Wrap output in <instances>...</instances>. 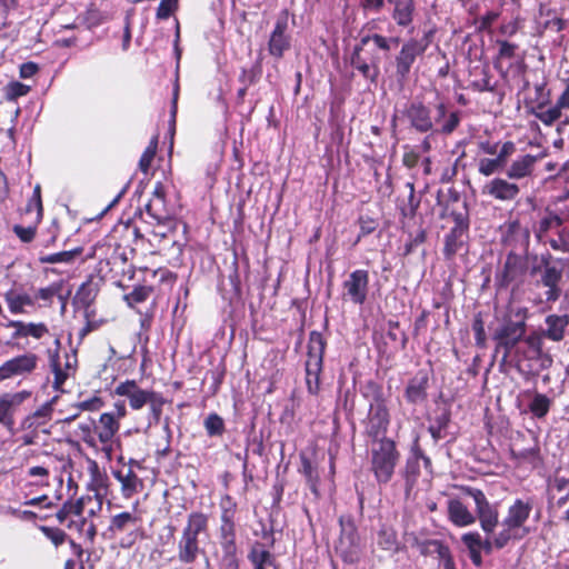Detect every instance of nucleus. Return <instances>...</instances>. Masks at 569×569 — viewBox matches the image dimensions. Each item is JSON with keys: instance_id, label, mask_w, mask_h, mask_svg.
<instances>
[{"instance_id": "obj_1", "label": "nucleus", "mask_w": 569, "mask_h": 569, "mask_svg": "<svg viewBox=\"0 0 569 569\" xmlns=\"http://www.w3.org/2000/svg\"><path fill=\"white\" fill-rule=\"evenodd\" d=\"M208 532V517L202 512H191L177 543V558L186 566L193 565L206 555L200 536Z\"/></svg>"}, {"instance_id": "obj_2", "label": "nucleus", "mask_w": 569, "mask_h": 569, "mask_svg": "<svg viewBox=\"0 0 569 569\" xmlns=\"http://www.w3.org/2000/svg\"><path fill=\"white\" fill-rule=\"evenodd\" d=\"M365 396L369 400V410L365 422L366 435L376 442L380 438L386 437L390 425L387 397L382 388L373 381L368 382Z\"/></svg>"}, {"instance_id": "obj_3", "label": "nucleus", "mask_w": 569, "mask_h": 569, "mask_svg": "<svg viewBox=\"0 0 569 569\" xmlns=\"http://www.w3.org/2000/svg\"><path fill=\"white\" fill-rule=\"evenodd\" d=\"M533 503L530 498L527 500L516 499L509 506L507 515L501 522L502 529L496 535V549H502L510 540L522 539L529 533L525 523L529 519Z\"/></svg>"}, {"instance_id": "obj_4", "label": "nucleus", "mask_w": 569, "mask_h": 569, "mask_svg": "<svg viewBox=\"0 0 569 569\" xmlns=\"http://www.w3.org/2000/svg\"><path fill=\"white\" fill-rule=\"evenodd\" d=\"M116 395L128 398L129 405L133 410H139L143 406H149L148 427L159 423L162 408L166 402L161 393L152 390L141 389L134 380H127L119 383L114 389Z\"/></svg>"}, {"instance_id": "obj_5", "label": "nucleus", "mask_w": 569, "mask_h": 569, "mask_svg": "<svg viewBox=\"0 0 569 569\" xmlns=\"http://www.w3.org/2000/svg\"><path fill=\"white\" fill-rule=\"evenodd\" d=\"M527 309L510 307L503 318V322L493 333V340L497 342L496 352L503 350L502 360L506 361L511 355L512 349L523 338L526 333Z\"/></svg>"}, {"instance_id": "obj_6", "label": "nucleus", "mask_w": 569, "mask_h": 569, "mask_svg": "<svg viewBox=\"0 0 569 569\" xmlns=\"http://www.w3.org/2000/svg\"><path fill=\"white\" fill-rule=\"evenodd\" d=\"M400 459L396 442L387 437L373 442L370 449V470L378 485H387L393 477Z\"/></svg>"}, {"instance_id": "obj_7", "label": "nucleus", "mask_w": 569, "mask_h": 569, "mask_svg": "<svg viewBox=\"0 0 569 569\" xmlns=\"http://www.w3.org/2000/svg\"><path fill=\"white\" fill-rule=\"evenodd\" d=\"M47 335H49V329L43 322H24L19 320L0 322V343L8 347L18 346L17 341L22 338L32 337L40 340Z\"/></svg>"}, {"instance_id": "obj_8", "label": "nucleus", "mask_w": 569, "mask_h": 569, "mask_svg": "<svg viewBox=\"0 0 569 569\" xmlns=\"http://www.w3.org/2000/svg\"><path fill=\"white\" fill-rule=\"evenodd\" d=\"M326 348L321 333L312 331L308 341V359L306 361V383L308 391L317 395L320 388V372Z\"/></svg>"}, {"instance_id": "obj_9", "label": "nucleus", "mask_w": 569, "mask_h": 569, "mask_svg": "<svg viewBox=\"0 0 569 569\" xmlns=\"http://www.w3.org/2000/svg\"><path fill=\"white\" fill-rule=\"evenodd\" d=\"M340 537L336 551L347 563H356L360 559L361 548L357 527L351 516H340Z\"/></svg>"}, {"instance_id": "obj_10", "label": "nucleus", "mask_w": 569, "mask_h": 569, "mask_svg": "<svg viewBox=\"0 0 569 569\" xmlns=\"http://www.w3.org/2000/svg\"><path fill=\"white\" fill-rule=\"evenodd\" d=\"M565 270V263L560 260H552L550 254L542 257V267H539L541 273L538 286H543L547 290L541 296V301L555 302L561 295L560 281Z\"/></svg>"}, {"instance_id": "obj_11", "label": "nucleus", "mask_w": 569, "mask_h": 569, "mask_svg": "<svg viewBox=\"0 0 569 569\" xmlns=\"http://www.w3.org/2000/svg\"><path fill=\"white\" fill-rule=\"evenodd\" d=\"M461 492L473 500L476 520H479L481 529L488 535L492 533L499 523L497 505L491 503L483 491L478 488L461 487Z\"/></svg>"}, {"instance_id": "obj_12", "label": "nucleus", "mask_w": 569, "mask_h": 569, "mask_svg": "<svg viewBox=\"0 0 569 569\" xmlns=\"http://www.w3.org/2000/svg\"><path fill=\"white\" fill-rule=\"evenodd\" d=\"M39 360V356L30 351L6 360L0 366V382L31 376L38 369Z\"/></svg>"}, {"instance_id": "obj_13", "label": "nucleus", "mask_w": 569, "mask_h": 569, "mask_svg": "<svg viewBox=\"0 0 569 569\" xmlns=\"http://www.w3.org/2000/svg\"><path fill=\"white\" fill-rule=\"evenodd\" d=\"M426 48L427 44L416 39H409L401 46L400 51L395 57L396 76L399 80L408 78L417 57L422 56Z\"/></svg>"}, {"instance_id": "obj_14", "label": "nucleus", "mask_w": 569, "mask_h": 569, "mask_svg": "<svg viewBox=\"0 0 569 569\" xmlns=\"http://www.w3.org/2000/svg\"><path fill=\"white\" fill-rule=\"evenodd\" d=\"M368 46V39H360L359 42L355 46L353 51L350 57L351 66L357 69L365 79L369 80L372 83H376L378 77L380 74L379 70V58L372 56L371 58H366L363 56V50Z\"/></svg>"}, {"instance_id": "obj_15", "label": "nucleus", "mask_w": 569, "mask_h": 569, "mask_svg": "<svg viewBox=\"0 0 569 569\" xmlns=\"http://www.w3.org/2000/svg\"><path fill=\"white\" fill-rule=\"evenodd\" d=\"M287 29L288 11L282 10L277 18L274 29L268 42L269 53L277 59L282 58L284 52L290 49L291 38L286 33Z\"/></svg>"}, {"instance_id": "obj_16", "label": "nucleus", "mask_w": 569, "mask_h": 569, "mask_svg": "<svg viewBox=\"0 0 569 569\" xmlns=\"http://www.w3.org/2000/svg\"><path fill=\"white\" fill-rule=\"evenodd\" d=\"M232 264L234 266V271L229 274L228 281L222 282L221 284V295L222 298L230 303L239 300L241 298V283L239 279V263L240 261L243 263L244 269H248V260L246 257V251H232Z\"/></svg>"}, {"instance_id": "obj_17", "label": "nucleus", "mask_w": 569, "mask_h": 569, "mask_svg": "<svg viewBox=\"0 0 569 569\" xmlns=\"http://www.w3.org/2000/svg\"><path fill=\"white\" fill-rule=\"evenodd\" d=\"M31 392L27 390L18 391V392H7L0 396V425H2L8 430H13L14 427V412L18 407L28 398H30Z\"/></svg>"}, {"instance_id": "obj_18", "label": "nucleus", "mask_w": 569, "mask_h": 569, "mask_svg": "<svg viewBox=\"0 0 569 569\" xmlns=\"http://www.w3.org/2000/svg\"><path fill=\"white\" fill-rule=\"evenodd\" d=\"M410 126L420 133L433 132V117L431 110L421 101H412L405 110Z\"/></svg>"}, {"instance_id": "obj_19", "label": "nucleus", "mask_w": 569, "mask_h": 569, "mask_svg": "<svg viewBox=\"0 0 569 569\" xmlns=\"http://www.w3.org/2000/svg\"><path fill=\"white\" fill-rule=\"evenodd\" d=\"M146 212L157 223H164L172 218V211L167 206L164 187L157 182L152 192V198L146 204Z\"/></svg>"}, {"instance_id": "obj_20", "label": "nucleus", "mask_w": 569, "mask_h": 569, "mask_svg": "<svg viewBox=\"0 0 569 569\" xmlns=\"http://www.w3.org/2000/svg\"><path fill=\"white\" fill-rule=\"evenodd\" d=\"M369 276L366 270H355L343 282L346 296L355 305H362L367 299Z\"/></svg>"}, {"instance_id": "obj_21", "label": "nucleus", "mask_w": 569, "mask_h": 569, "mask_svg": "<svg viewBox=\"0 0 569 569\" xmlns=\"http://www.w3.org/2000/svg\"><path fill=\"white\" fill-rule=\"evenodd\" d=\"M120 422L113 412H104L100 416L99 421L96 422V432L98 441L102 445V450L108 455L112 451V440L119 431Z\"/></svg>"}, {"instance_id": "obj_22", "label": "nucleus", "mask_w": 569, "mask_h": 569, "mask_svg": "<svg viewBox=\"0 0 569 569\" xmlns=\"http://www.w3.org/2000/svg\"><path fill=\"white\" fill-rule=\"evenodd\" d=\"M436 116L433 117V133L450 134L460 123V112H448L446 103L436 104Z\"/></svg>"}, {"instance_id": "obj_23", "label": "nucleus", "mask_w": 569, "mask_h": 569, "mask_svg": "<svg viewBox=\"0 0 569 569\" xmlns=\"http://www.w3.org/2000/svg\"><path fill=\"white\" fill-rule=\"evenodd\" d=\"M519 186L502 178H495L483 187V193L501 201H510L518 197Z\"/></svg>"}, {"instance_id": "obj_24", "label": "nucleus", "mask_w": 569, "mask_h": 569, "mask_svg": "<svg viewBox=\"0 0 569 569\" xmlns=\"http://www.w3.org/2000/svg\"><path fill=\"white\" fill-rule=\"evenodd\" d=\"M113 477L121 485V495L129 499L143 488V481L137 476L131 468L123 466L121 469L112 470Z\"/></svg>"}, {"instance_id": "obj_25", "label": "nucleus", "mask_w": 569, "mask_h": 569, "mask_svg": "<svg viewBox=\"0 0 569 569\" xmlns=\"http://www.w3.org/2000/svg\"><path fill=\"white\" fill-rule=\"evenodd\" d=\"M447 505L448 518L455 526L468 527L476 522L475 513L460 499L451 498Z\"/></svg>"}, {"instance_id": "obj_26", "label": "nucleus", "mask_w": 569, "mask_h": 569, "mask_svg": "<svg viewBox=\"0 0 569 569\" xmlns=\"http://www.w3.org/2000/svg\"><path fill=\"white\" fill-rule=\"evenodd\" d=\"M429 387V378L425 371H419L408 382L405 397L409 403H422L427 399V390Z\"/></svg>"}, {"instance_id": "obj_27", "label": "nucleus", "mask_w": 569, "mask_h": 569, "mask_svg": "<svg viewBox=\"0 0 569 569\" xmlns=\"http://www.w3.org/2000/svg\"><path fill=\"white\" fill-rule=\"evenodd\" d=\"M99 292L98 283L94 282L92 279H89L88 281L83 282L79 289L77 290L74 297H73V305L78 309L84 310V316L87 318L90 317L92 310L91 306L94 302Z\"/></svg>"}, {"instance_id": "obj_28", "label": "nucleus", "mask_w": 569, "mask_h": 569, "mask_svg": "<svg viewBox=\"0 0 569 569\" xmlns=\"http://www.w3.org/2000/svg\"><path fill=\"white\" fill-rule=\"evenodd\" d=\"M527 252L528 251L509 252L503 270V278L506 281L510 282L517 280L527 270Z\"/></svg>"}, {"instance_id": "obj_29", "label": "nucleus", "mask_w": 569, "mask_h": 569, "mask_svg": "<svg viewBox=\"0 0 569 569\" xmlns=\"http://www.w3.org/2000/svg\"><path fill=\"white\" fill-rule=\"evenodd\" d=\"M538 158L532 154H522L511 162L506 170V176L511 180L530 177L535 170Z\"/></svg>"}, {"instance_id": "obj_30", "label": "nucleus", "mask_w": 569, "mask_h": 569, "mask_svg": "<svg viewBox=\"0 0 569 569\" xmlns=\"http://www.w3.org/2000/svg\"><path fill=\"white\" fill-rule=\"evenodd\" d=\"M66 283L63 281L53 282L46 288H40L37 290L34 298L44 301L48 305H51L52 299L57 297L61 302V309L66 308L67 300L71 293L70 289H66Z\"/></svg>"}, {"instance_id": "obj_31", "label": "nucleus", "mask_w": 569, "mask_h": 569, "mask_svg": "<svg viewBox=\"0 0 569 569\" xmlns=\"http://www.w3.org/2000/svg\"><path fill=\"white\" fill-rule=\"evenodd\" d=\"M393 4L392 18L399 27H408L411 24L415 12L413 0H388Z\"/></svg>"}, {"instance_id": "obj_32", "label": "nucleus", "mask_w": 569, "mask_h": 569, "mask_svg": "<svg viewBox=\"0 0 569 569\" xmlns=\"http://www.w3.org/2000/svg\"><path fill=\"white\" fill-rule=\"evenodd\" d=\"M422 459L426 465H430V459L423 455L418 445L412 448V457L407 460L405 478L407 486L411 487L420 472L419 460Z\"/></svg>"}, {"instance_id": "obj_33", "label": "nucleus", "mask_w": 569, "mask_h": 569, "mask_svg": "<svg viewBox=\"0 0 569 569\" xmlns=\"http://www.w3.org/2000/svg\"><path fill=\"white\" fill-rule=\"evenodd\" d=\"M467 224L460 219L456 218V224L451 228L450 232L446 236L445 249H458L466 244L467 240Z\"/></svg>"}, {"instance_id": "obj_34", "label": "nucleus", "mask_w": 569, "mask_h": 569, "mask_svg": "<svg viewBox=\"0 0 569 569\" xmlns=\"http://www.w3.org/2000/svg\"><path fill=\"white\" fill-rule=\"evenodd\" d=\"M569 323L568 316L550 315L546 318V337L552 341H560L563 338L565 329Z\"/></svg>"}, {"instance_id": "obj_35", "label": "nucleus", "mask_w": 569, "mask_h": 569, "mask_svg": "<svg viewBox=\"0 0 569 569\" xmlns=\"http://www.w3.org/2000/svg\"><path fill=\"white\" fill-rule=\"evenodd\" d=\"M76 435L90 448L97 449L99 441L96 432V420L88 418L86 421H81L78 427Z\"/></svg>"}, {"instance_id": "obj_36", "label": "nucleus", "mask_w": 569, "mask_h": 569, "mask_svg": "<svg viewBox=\"0 0 569 569\" xmlns=\"http://www.w3.org/2000/svg\"><path fill=\"white\" fill-rule=\"evenodd\" d=\"M377 543L383 550H397L398 538L396 530L386 523L381 525L377 532Z\"/></svg>"}, {"instance_id": "obj_37", "label": "nucleus", "mask_w": 569, "mask_h": 569, "mask_svg": "<svg viewBox=\"0 0 569 569\" xmlns=\"http://www.w3.org/2000/svg\"><path fill=\"white\" fill-rule=\"evenodd\" d=\"M139 521V518L131 512L123 511L118 515H114L109 525V530L113 533H119L126 531L128 528L136 526Z\"/></svg>"}, {"instance_id": "obj_38", "label": "nucleus", "mask_w": 569, "mask_h": 569, "mask_svg": "<svg viewBox=\"0 0 569 569\" xmlns=\"http://www.w3.org/2000/svg\"><path fill=\"white\" fill-rule=\"evenodd\" d=\"M249 559L254 569H277L273 556L261 547L252 548Z\"/></svg>"}, {"instance_id": "obj_39", "label": "nucleus", "mask_w": 569, "mask_h": 569, "mask_svg": "<svg viewBox=\"0 0 569 569\" xmlns=\"http://www.w3.org/2000/svg\"><path fill=\"white\" fill-rule=\"evenodd\" d=\"M300 472L305 476L307 483L315 495H318L319 475L312 462L305 456L301 457Z\"/></svg>"}, {"instance_id": "obj_40", "label": "nucleus", "mask_w": 569, "mask_h": 569, "mask_svg": "<svg viewBox=\"0 0 569 569\" xmlns=\"http://www.w3.org/2000/svg\"><path fill=\"white\" fill-rule=\"evenodd\" d=\"M152 291L153 288L151 286H136L129 293L123 296V299L129 307L133 308L134 305L147 301Z\"/></svg>"}, {"instance_id": "obj_41", "label": "nucleus", "mask_w": 569, "mask_h": 569, "mask_svg": "<svg viewBox=\"0 0 569 569\" xmlns=\"http://www.w3.org/2000/svg\"><path fill=\"white\" fill-rule=\"evenodd\" d=\"M551 400L542 393H536L529 405L530 412L538 419L543 418L550 409Z\"/></svg>"}, {"instance_id": "obj_42", "label": "nucleus", "mask_w": 569, "mask_h": 569, "mask_svg": "<svg viewBox=\"0 0 569 569\" xmlns=\"http://www.w3.org/2000/svg\"><path fill=\"white\" fill-rule=\"evenodd\" d=\"M6 301L9 310L14 315L22 313L26 306L33 305L32 298L28 295L8 293Z\"/></svg>"}, {"instance_id": "obj_43", "label": "nucleus", "mask_w": 569, "mask_h": 569, "mask_svg": "<svg viewBox=\"0 0 569 569\" xmlns=\"http://www.w3.org/2000/svg\"><path fill=\"white\" fill-rule=\"evenodd\" d=\"M449 422L450 413L443 411L441 415L437 416L433 423L429 426L428 430L436 442L443 438V430L448 427Z\"/></svg>"}, {"instance_id": "obj_44", "label": "nucleus", "mask_w": 569, "mask_h": 569, "mask_svg": "<svg viewBox=\"0 0 569 569\" xmlns=\"http://www.w3.org/2000/svg\"><path fill=\"white\" fill-rule=\"evenodd\" d=\"M528 243V234L526 230L520 227H510L509 234L505 238L503 244L506 247H523Z\"/></svg>"}, {"instance_id": "obj_45", "label": "nucleus", "mask_w": 569, "mask_h": 569, "mask_svg": "<svg viewBox=\"0 0 569 569\" xmlns=\"http://www.w3.org/2000/svg\"><path fill=\"white\" fill-rule=\"evenodd\" d=\"M203 425H204L207 433L210 437L221 436L223 433V431H224L223 419L220 416H218L217 413H210L204 419V423Z\"/></svg>"}, {"instance_id": "obj_46", "label": "nucleus", "mask_w": 569, "mask_h": 569, "mask_svg": "<svg viewBox=\"0 0 569 569\" xmlns=\"http://www.w3.org/2000/svg\"><path fill=\"white\" fill-rule=\"evenodd\" d=\"M506 166L496 157V158H482L479 160V172L485 176L489 177L501 169H503Z\"/></svg>"}, {"instance_id": "obj_47", "label": "nucleus", "mask_w": 569, "mask_h": 569, "mask_svg": "<svg viewBox=\"0 0 569 569\" xmlns=\"http://www.w3.org/2000/svg\"><path fill=\"white\" fill-rule=\"evenodd\" d=\"M79 251H58L51 254H43L38 258L41 263H69Z\"/></svg>"}, {"instance_id": "obj_48", "label": "nucleus", "mask_w": 569, "mask_h": 569, "mask_svg": "<svg viewBox=\"0 0 569 569\" xmlns=\"http://www.w3.org/2000/svg\"><path fill=\"white\" fill-rule=\"evenodd\" d=\"M157 147L158 137H153L139 160V168L142 172H148L151 162L156 156Z\"/></svg>"}, {"instance_id": "obj_49", "label": "nucleus", "mask_w": 569, "mask_h": 569, "mask_svg": "<svg viewBox=\"0 0 569 569\" xmlns=\"http://www.w3.org/2000/svg\"><path fill=\"white\" fill-rule=\"evenodd\" d=\"M360 39H368V44L372 41L375 46L382 51H390L392 46L399 42V38H386L378 33L367 34Z\"/></svg>"}, {"instance_id": "obj_50", "label": "nucleus", "mask_w": 569, "mask_h": 569, "mask_svg": "<svg viewBox=\"0 0 569 569\" xmlns=\"http://www.w3.org/2000/svg\"><path fill=\"white\" fill-rule=\"evenodd\" d=\"M30 91V87L19 81H12L4 88V97L9 101H13L19 97L26 96Z\"/></svg>"}, {"instance_id": "obj_51", "label": "nucleus", "mask_w": 569, "mask_h": 569, "mask_svg": "<svg viewBox=\"0 0 569 569\" xmlns=\"http://www.w3.org/2000/svg\"><path fill=\"white\" fill-rule=\"evenodd\" d=\"M260 74H261V64L259 62H257L250 69H242L239 80L243 86L250 87V86L257 83V81L260 78Z\"/></svg>"}, {"instance_id": "obj_52", "label": "nucleus", "mask_w": 569, "mask_h": 569, "mask_svg": "<svg viewBox=\"0 0 569 569\" xmlns=\"http://www.w3.org/2000/svg\"><path fill=\"white\" fill-rule=\"evenodd\" d=\"M406 187L409 190L408 204L405 207H401V213L403 217H412V216H415L416 210L419 206V200L416 199L413 183L407 182Z\"/></svg>"}, {"instance_id": "obj_53", "label": "nucleus", "mask_w": 569, "mask_h": 569, "mask_svg": "<svg viewBox=\"0 0 569 569\" xmlns=\"http://www.w3.org/2000/svg\"><path fill=\"white\" fill-rule=\"evenodd\" d=\"M539 453L540 449L537 446L520 451H511V455L515 459L519 461H528L532 465H535L539 460Z\"/></svg>"}, {"instance_id": "obj_54", "label": "nucleus", "mask_w": 569, "mask_h": 569, "mask_svg": "<svg viewBox=\"0 0 569 569\" xmlns=\"http://www.w3.org/2000/svg\"><path fill=\"white\" fill-rule=\"evenodd\" d=\"M32 210H36L37 212V220H40L42 217V201H41V187L40 184H37L33 189V194L31 199L29 200L26 211L31 212Z\"/></svg>"}, {"instance_id": "obj_55", "label": "nucleus", "mask_w": 569, "mask_h": 569, "mask_svg": "<svg viewBox=\"0 0 569 569\" xmlns=\"http://www.w3.org/2000/svg\"><path fill=\"white\" fill-rule=\"evenodd\" d=\"M472 330L475 333L476 345L480 348L485 347L487 336L485 331V322L480 315H477L472 322Z\"/></svg>"}, {"instance_id": "obj_56", "label": "nucleus", "mask_w": 569, "mask_h": 569, "mask_svg": "<svg viewBox=\"0 0 569 569\" xmlns=\"http://www.w3.org/2000/svg\"><path fill=\"white\" fill-rule=\"evenodd\" d=\"M178 9V0H161L157 9V19L166 20Z\"/></svg>"}, {"instance_id": "obj_57", "label": "nucleus", "mask_w": 569, "mask_h": 569, "mask_svg": "<svg viewBox=\"0 0 569 569\" xmlns=\"http://www.w3.org/2000/svg\"><path fill=\"white\" fill-rule=\"evenodd\" d=\"M43 535L56 546H60L66 541L67 535L59 528L41 527Z\"/></svg>"}, {"instance_id": "obj_58", "label": "nucleus", "mask_w": 569, "mask_h": 569, "mask_svg": "<svg viewBox=\"0 0 569 569\" xmlns=\"http://www.w3.org/2000/svg\"><path fill=\"white\" fill-rule=\"evenodd\" d=\"M536 117L547 126H551L561 116V110L555 104L552 108L535 113Z\"/></svg>"}, {"instance_id": "obj_59", "label": "nucleus", "mask_w": 569, "mask_h": 569, "mask_svg": "<svg viewBox=\"0 0 569 569\" xmlns=\"http://www.w3.org/2000/svg\"><path fill=\"white\" fill-rule=\"evenodd\" d=\"M461 541L468 551L481 550L482 539L479 532H467L461 537Z\"/></svg>"}, {"instance_id": "obj_60", "label": "nucleus", "mask_w": 569, "mask_h": 569, "mask_svg": "<svg viewBox=\"0 0 569 569\" xmlns=\"http://www.w3.org/2000/svg\"><path fill=\"white\" fill-rule=\"evenodd\" d=\"M516 144L512 141L503 142L499 148L497 158L506 166L508 159L515 153Z\"/></svg>"}, {"instance_id": "obj_61", "label": "nucleus", "mask_w": 569, "mask_h": 569, "mask_svg": "<svg viewBox=\"0 0 569 569\" xmlns=\"http://www.w3.org/2000/svg\"><path fill=\"white\" fill-rule=\"evenodd\" d=\"M102 406V400L99 397H92L88 400H83L73 407L81 411H96L99 410Z\"/></svg>"}, {"instance_id": "obj_62", "label": "nucleus", "mask_w": 569, "mask_h": 569, "mask_svg": "<svg viewBox=\"0 0 569 569\" xmlns=\"http://www.w3.org/2000/svg\"><path fill=\"white\" fill-rule=\"evenodd\" d=\"M52 369L54 375L53 388L60 390L68 375L60 368L57 361H52Z\"/></svg>"}, {"instance_id": "obj_63", "label": "nucleus", "mask_w": 569, "mask_h": 569, "mask_svg": "<svg viewBox=\"0 0 569 569\" xmlns=\"http://www.w3.org/2000/svg\"><path fill=\"white\" fill-rule=\"evenodd\" d=\"M219 567L220 569H239L237 553L222 555Z\"/></svg>"}, {"instance_id": "obj_64", "label": "nucleus", "mask_w": 569, "mask_h": 569, "mask_svg": "<svg viewBox=\"0 0 569 569\" xmlns=\"http://www.w3.org/2000/svg\"><path fill=\"white\" fill-rule=\"evenodd\" d=\"M517 46L508 41H501L499 43V56L501 58L511 59L515 57Z\"/></svg>"}]
</instances>
